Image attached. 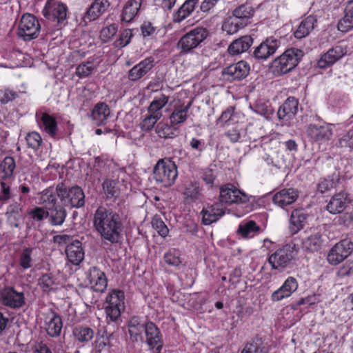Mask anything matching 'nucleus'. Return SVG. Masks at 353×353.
<instances>
[{"mask_svg": "<svg viewBox=\"0 0 353 353\" xmlns=\"http://www.w3.org/2000/svg\"><path fill=\"white\" fill-rule=\"evenodd\" d=\"M92 223L102 239L114 244L121 239L123 220L122 214L118 212L100 205L94 211Z\"/></svg>", "mask_w": 353, "mask_h": 353, "instance_id": "1", "label": "nucleus"}, {"mask_svg": "<svg viewBox=\"0 0 353 353\" xmlns=\"http://www.w3.org/2000/svg\"><path fill=\"white\" fill-rule=\"evenodd\" d=\"M254 14V9L248 3L241 4L232 12V15L223 26V29L232 34L250 23Z\"/></svg>", "mask_w": 353, "mask_h": 353, "instance_id": "2", "label": "nucleus"}, {"mask_svg": "<svg viewBox=\"0 0 353 353\" xmlns=\"http://www.w3.org/2000/svg\"><path fill=\"white\" fill-rule=\"evenodd\" d=\"M303 52L298 48L287 49L272 63V71L276 75H282L292 70L299 63Z\"/></svg>", "mask_w": 353, "mask_h": 353, "instance_id": "3", "label": "nucleus"}, {"mask_svg": "<svg viewBox=\"0 0 353 353\" xmlns=\"http://www.w3.org/2000/svg\"><path fill=\"white\" fill-rule=\"evenodd\" d=\"M56 193L65 205L81 208L85 205V194L83 189L76 185L67 187L63 183H59L56 186Z\"/></svg>", "mask_w": 353, "mask_h": 353, "instance_id": "4", "label": "nucleus"}, {"mask_svg": "<svg viewBox=\"0 0 353 353\" xmlns=\"http://www.w3.org/2000/svg\"><path fill=\"white\" fill-rule=\"evenodd\" d=\"M154 178L165 187L173 185L176 179V165L173 158L159 160L154 168Z\"/></svg>", "mask_w": 353, "mask_h": 353, "instance_id": "5", "label": "nucleus"}, {"mask_svg": "<svg viewBox=\"0 0 353 353\" xmlns=\"http://www.w3.org/2000/svg\"><path fill=\"white\" fill-rule=\"evenodd\" d=\"M296 254L295 246L287 244L272 253L268 258V263L272 269L283 271L292 266Z\"/></svg>", "mask_w": 353, "mask_h": 353, "instance_id": "6", "label": "nucleus"}, {"mask_svg": "<svg viewBox=\"0 0 353 353\" xmlns=\"http://www.w3.org/2000/svg\"><path fill=\"white\" fill-rule=\"evenodd\" d=\"M41 25L34 15L24 14L19 24L18 35L26 41H30L38 37Z\"/></svg>", "mask_w": 353, "mask_h": 353, "instance_id": "7", "label": "nucleus"}, {"mask_svg": "<svg viewBox=\"0 0 353 353\" xmlns=\"http://www.w3.org/2000/svg\"><path fill=\"white\" fill-rule=\"evenodd\" d=\"M208 36L207 29L197 27L185 33L178 41L181 46V52H188L197 47Z\"/></svg>", "mask_w": 353, "mask_h": 353, "instance_id": "8", "label": "nucleus"}, {"mask_svg": "<svg viewBox=\"0 0 353 353\" xmlns=\"http://www.w3.org/2000/svg\"><path fill=\"white\" fill-rule=\"evenodd\" d=\"M353 252V241L345 239L335 244L330 250L327 259L332 265H336L343 261Z\"/></svg>", "mask_w": 353, "mask_h": 353, "instance_id": "9", "label": "nucleus"}, {"mask_svg": "<svg viewBox=\"0 0 353 353\" xmlns=\"http://www.w3.org/2000/svg\"><path fill=\"white\" fill-rule=\"evenodd\" d=\"M219 199L221 203L228 205L233 203L244 204L250 201V196L231 183L220 188Z\"/></svg>", "mask_w": 353, "mask_h": 353, "instance_id": "10", "label": "nucleus"}, {"mask_svg": "<svg viewBox=\"0 0 353 353\" xmlns=\"http://www.w3.org/2000/svg\"><path fill=\"white\" fill-rule=\"evenodd\" d=\"M68 8L63 3H51L47 2L42 13L48 20L57 22L60 26L66 23Z\"/></svg>", "mask_w": 353, "mask_h": 353, "instance_id": "11", "label": "nucleus"}, {"mask_svg": "<svg viewBox=\"0 0 353 353\" xmlns=\"http://www.w3.org/2000/svg\"><path fill=\"white\" fill-rule=\"evenodd\" d=\"M1 303L10 308H21L26 304L24 293L17 292L13 287H6L0 292Z\"/></svg>", "mask_w": 353, "mask_h": 353, "instance_id": "12", "label": "nucleus"}, {"mask_svg": "<svg viewBox=\"0 0 353 353\" xmlns=\"http://www.w3.org/2000/svg\"><path fill=\"white\" fill-rule=\"evenodd\" d=\"M280 45V39L274 37H267L254 48L253 56L258 60H266L275 54Z\"/></svg>", "mask_w": 353, "mask_h": 353, "instance_id": "13", "label": "nucleus"}, {"mask_svg": "<svg viewBox=\"0 0 353 353\" xmlns=\"http://www.w3.org/2000/svg\"><path fill=\"white\" fill-rule=\"evenodd\" d=\"M146 343L153 353H161L163 341L161 332L156 325L148 321L145 330Z\"/></svg>", "mask_w": 353, "mask_h": 353, "instance_id": "14", "label": "nucleus"}, {"mask_svg": "<svg viewBox=\"0 0 353 353\" xmlns=\"http://www.w3.org/2000/svg\"><path fill=\"white\" fill-rule=\"evenodd\" d=\"M249 72V64L245 61H240L223 68L222 75L228 81L241 80L246 77Z\"/></svg>", "mask_w": 353, "mask_h": 353, "instance_id": "15", "label": "nucleus"}, {"mask_svg": "<svg viewBox=\"0 0 353 353\" xmlns=\"http://www.w3.org/2000/svg\"><path fill=\"white\" fill-rule=\"evenodd\" d=\"M148 321L143 317L134 316L128 322V333L130 340L133 342H143Z\"/></svg>", "mask_w": 353, "mask_h": 353, "instance_id": "16", "label": "nucleus"}, {"mask_svg": "<svg viewBox=\"0 0 353 353\" xmlns=\"http://www.w3.org/2000/svg\"><path fill=\"white\" fill-rule=\"evenodd\" d=\"M349 194L344 191L335 194L329 201L326 209L332 214L341 213L351 203Z\"/></svg>", "mask_w": 353, "mask_h": 353, "instance_id": "17", "label": "nucleus"}, {"mask_svg": "<svg viewBox=\"0 0 353 353\" xmlns=\"http://www.w3.org/2000/svg\"><path fill=\"white\" fill-rule=\"evenodd\" d=\"M298 286V282L294 277H288L283 285L278 290L272 293L271 300L273 302H278L290 297L297 290Z\"/></svg>", "mask_w": 353, "mask_h": 353, "instance_id": "18", "label": "nucleus"}, {"mask_svg": "<svg viewBox=\"0 0 353 353\" xmlns=\"http://www.w3.org/2000/svg\"><path fill=\"white\" fill-rule=\"evenodd\" d=\"M88 280L92 289L97 292L103 293L108 286V279L105 273L95 266L89 269Z\"/></svg>", "mask_w": 353, "mask_h": 353, "instance_id": "19", "label": "nucleus"}, {"mask_svg": "<svg viewBox=\"0 0 353 353\" xmlns=\"http://www.w3.org/2000/svg\"><path fill=\"white\" fill-rule=\"evenodd\" d=\"M110 6V2L109 0H94L84 14L83 21L87 23L96 20L105 12Z\"/></svg>", "mask_w": 353, "mask_h": 353, "instance_id": "20", "label": "nucleus"}, {"mask_svg": "<svg viewBox=\"0 0 353 353\" xmlns=\"http://www.w3.org/2000/svg\"><path fill=\"white\" fill-rule=\"evenodd\" d=\"M299 197V192L294 188H285L276 193L272 198L274 204L284 208L291 205Z\"/></svg>", "mask_w": 353, "mask_h": 353, "instance_id": "21", "label": "nucleus"}, {"mask_svg": "<svg viewBox=\"0 0 353 353\" xmlns=\"http://www.w3.org/2000/svg\"><path fill=\"white\" fill-rule=\"evenodd\" d=\"M68 260L73 265H79L84 259V250L82 243L76 239L70 243L65 248Z\"/></svg>", "mask_w": 353, "mask_h": 353, "instance_id": "22", "label": "nucleus"}, {"mask_svg": "<svg viewBox=\"0 0 353 353\" xmlns=\"http://www.w3.org/2000/svg\"><path fill=\"white\" fill-rule=\"evenodd\" d=\"M154 58L148 57L134 65L128 72V79L135 81L145 76L154 66Z\"/></svg>", "mask_w": 353, "mask_h": 353, "instance_id": "23", "label": "nucleus"}, {"mask_svg": "<svg viewBox=\"0 0 353 353\" xmlns=\"http://www.w3.org/2000/svg\"><path fill=\"white\" fill-rule=\"evenodd\" d=\"M299 101L294 97H288L279 108L277 115L279 119L290 120L298 112Z\"/></svg>", "mask_w": 353, "mask_h": 353, "instance_id": "24", "label": "nucleus"}, {"mask_svg": "<svg viewBox=\"0 0 353 353\" xmlns=\"http://www.w3.org/2000/svg\"><path fill=\"white\" fill-rule=\"evenodd\" d=\"M345 52L341 46H337L330 49L326 53L323 54L318 61V66L321 68H325L334 64L340 59Z\"/></svg>", "mask_w": 353, "mask_h": 353, "instance_id": "25", "label": "nucleus"}, {"mask_svg": "<svg viewBox=\"0 0 353 353\" xmlns=\"http://www.w3.org/2000/svg\"><path fill=\"white\" fill-rule=\"evenodd\" d=\"M253 43V39L250 35H245L233 41L228 48L231 55H236L247 51Z\"/></svg>", "mask_w": 353, "mask_h": 353, "instance_id": "26", "label": "nucleus"}, {"mask_svg": "<svg viewBox=\"0 0 353 353\" xmlns=\"http://www.w3.org/2000/svg\"><path fill=\"white\" fill-rule=\"evenodd\" d=\"M307 217L303 209H295L292 212L289 227L291 234H296L303 228Z\"/></svg>", "mask_w": 353, "mask_h": 353, "instance_id": "27", "label": "nucleus"}, {"mask_svg": "<svg viewBox=\"0 0 353 353\" xmlns=\"http://www.w3.org/2000/svg\"><path fill=\"white\" fill-rule=\"evenodd\" d=\"M201 214L203 223L208 225L219 220L224 215L225 212L223 209L219 208L218 203H216L203 208L201 211Z\"/></svg>", "mask_w": 353, "mask_h": 353, "instance_id": "28", "label": "nucleus"}, {"mask_svg": "<svg viewBox=\"0 0 353 353\" xmlns=\"http://www.w3.org/2000/svg\"><path fill=\"white\" fill-rule=\"evenodd\" d=\"M143 0H128L124 5L121 14L122 21L129 23L137 14Z\"/></svg>", "mask_w": 353, "mask_h": 353, "instance_id": "29", "label": "nucleus"}, {"mask_svg": "<svg viewBox=\"0 0 353 353\" xmlns=\"http://www.w3.org/2000/svg\"><path fill=\"white\" fill-rule=\"evenodd\" d=\"M323 243V236L318 232L305 238L302 241V248L305 251L315 252L322 248Z\"/></svg>", "mask_w": 353, "mask_h": 353, "instance_id": "30", "label": "nucleus"}, {"mask_svg": "<svg viewBox=\"0 0 353 353\" xmlns=\"http://www.w3.org/2000/svg\"><path fill=\"white\" fill-rule=\"evenodd\" d=\"M110 114L109 106L104 102H99L94 105L91 113V117L97 125H101L105 124Z\"/></svg>", "mask_w": 353, "mask_h": 353, "instance_id": "31", "label": "nucleus"}, {"mask_svg": "<svg viewBox=\"0 0 353 353\" xmlns=\"http://www.w3.org/2000/svg\"><path fill=\"white\" fill-rule=\"evenodd\" d=\"M308 134L315 141L328 140L332 134L330 127L327 125L311 124L307 129Z\"/></svg>", "mask_w": 353, "mask_h": 353, "instance_id": "32", "label": "nucleus"}, {"mask_svg": "<svg viewBox=\"0 0 353 353\" xmlns=\"http://www.w3.org/2000/svg\"><path fill=\"white\" fill-rule=\"evenodd\" d=\"M316 23V18L312 15L304 18L294 32L295 38L301 39L308 36L314 30Z\"/></svg>", "mask_w": 353, "mask_h": 353, "instance_id": "33", "label": "nucleus"}, {"mask_svg": "<svg viewBox=\"0 0 353 353\" xmlns=\"http://www.w3.org/2000/svg\"><path fill=\"white\" fill-rule=\"evenodd\" d=\"M39 117V125L41 128L51 137L55 138L57 133V122L54 117L46 112H41Z\"/></svg>", "mask_w": 353, "mask_h": 353, "instance_id": "34", "label": "nucleus"}, {"mask_svg": "<svg viewBox=\"0 0 353 353\" xmlns=\"http://www.w3.org/2000/svg\"><path fill=\"white\" fill-rule=\"evenodd\" d=\"M72 335L79 343L86 344L94 338V331L88 325H79L73 327Z\"/></svg>", "mask_w": 353, "mask_h": 353, "instance_id": "35", "label": "nucleus"}, {"mask_svg": "<svg viewBox=\"0 0 353 353\" xmlns=\"http://www.w3.org/2000/svg\"><path fill=\"white\" fill-rule=\"evenodd\" d=\"M340 181V172L335 170L332 174L327 177L320 179L317 183L316 188L319 192L323 194L336 187Z\"/></svg>", "mask_w": 353, "mask_h": 353, "instance_id": "36", "label": "nucleus"}, {"mask_svg": "<svg viewBox=\"0 0 353 353\" xmlns=\"http://www.w3.org/2000/svg\"><path fill=\"white\" fill-rule=\"evenodd\" d=\"M176 117V110L174 109L170 115V122L172 125L168 123H159L156 128V132L158 135L164 139L174 138L175 136L176 127L174 125Z\"/></svg>", "mask_w": 353, "mask_h": 353, "instance_id": "37", "label": "nucleus"}, {"mask_svg": "<svg viewBox=\"0 0 353 353\" xmlns=\"http://www.w3.org/2000/svg\"><path fill=\"white\" fill-rule=\"evenodd\" d=\"M49 222L52 225H61L67 216L66 210L61 205H56L48 210Z\"/></svg>", "mask_w": 353, "mask_h": 353, "instance_id": "38", "label": "nucleus"}, {"mask_svg": "<svg viewBox=\"0 0 353 353\" xmlns=\"http://www.w3.org/2000/svg\"><path fill=\"white\" fill-rule=\"evenodd\" d=\"M353 28V0L347 1L345 9V16L339 22L338 29L341 32H347Z\"/></svg>", "mask_w": 353, "mask_h": 353, "instance_id": "39", "label": "nucleus"}, {"mask_svg": "<svg viewBox=\"0 0 353 353\" xmlns=\"http://www.w3.org/2000/svg\"><path fill=\"white\" fill-rule=\"evenodd\" d=\"M52 316L47 323L46 332L52 337H57L60 335L63 323L59 314L52 311Z\"/></svg>", "mask_w": 353, "mask_h": 353, "instance_id": "40", "label": "nucleus"}, {"mask_svg": "<svg viewBox=\"0 0 353 353\" xmlns=\"http://www.w3.org/2000/svg\"><path fill=\"white\" fill-rule=\"evenodd\" d=\"M55 193L56 190H54L52 187H50L42 192L39 201L43 208L49 210L50 208L57 205Z\"/></svg>", "mask_w": 353, "mask_h": 353, "instance_id": "41", "label": "nucleus"}, {"mask_svg": "<svg viewBox=\"0 0 353 353\" xmlns=\"http://www.w3.org/2000/svg\"><path fill=\"white\" fill-rule=\"evenodd\" d=\"M260 228L254 221H249L239 225L238 232L244 238H251L258 234Z\"/></svg>", "mask_w": 353, "mask_h": 353, "instance_id": "42", "label": "nucleus"}, {"mask_svg": "<svg viewBox=\"0 0 353 353\" xmlns=\"http://www.w3.org/2000/svg\"><path fill=\"white\" fill-rule=\"evenodd\" d=\"M124 292L120 290H112L108 292L105 298L106 304H114L125 308Z\"/></svg>", "mask_w": 353, "mask_h": 353, "instance_id": "43", "label": "nucleus"}, {"mask_svg": "<svg viewBox=\"0 0 353 353\" xmlns=\"http://www.w3.org/2000/svg\"><path fill=\"white\" fill-rule=\"evenodd\" d=\"M15 167L14 158L10 156L6 157L0 164V170L3 173L2 179H6L12 176Z\"/></svg>", "mask_w": 353, "mask_h": 353, "instance_id": "44", "label": "nucleus"}, {"mask_svg": "<svg viewBox=\"0 0 353 353\" xmlns=\"http://www.w3.org/2000/svg\"><path fill=\"white\" fill-rule=\"evenodd\" d=\"M103 189L107 199H117L120 194V190L117 182L114 180H105L103 184Z\"/></svg>", "mask_w": 353, "mask_h": 353, "instance_id": "45", "label": "nucleus"}, {"mask_svg": "<svg viewBox=\"0 0 353 353\" xmlns=\"http://www.w3.org/2000/svg\"><path fill=\"white\" fill-rule=\"evenodd\" d=\"M199 0H186L178 9V23L189 16L194 10Z\"/></svg>", "mask_w": 353, "mask_h": 353, "instance_id": "46", "label": "nucleus"}, {"mask_svg": "<svg viewBox=\"0 0 353 353\" xmlns=\"http://www.w3.org/2000/svg\"><path fill=\"white\" fill-rule=\"evenodd\" d=\"M38 284L44 292H49L53 289L55 285V278L51 273H46L38 280Z\"/></svg>", "mask_w": 353, "mask_h": 353, "instance_id": "47", "label": "nucleus"}, {"mask_svg": "<svg viewBox=\"0 0 353 353\" xmlns=\"http://www.w3.org/2000/svg\"><path fill=\"white\" fill-rule=\"evenodd\" d=\"M124 307L118 306L114 304H106L105 307L107 318L111 321L115 322L121 316V312L124 310Z\"/></svg>", "mask_w": 353, "mask_h": 353, "instance_id": "48", "label": "nucleus"}, {"mask_svg": "<svg viewBox=\"0 0 353 353\" xmlns=\"http://www.w3.org/2000/svg\"><path fill=\"white\" fill-rule=\"evenodd\" d=\"M32 248H26L23 250L19 257L20 266L24 269H28L32 267V259L31 257Z\"/></svg>", "mask_w": 353, "mask_h": 353, "instance_id": "49", "label": "nucleus"}, {"mask_svg": "<svg viewBox=\"0 0 353 353\" xmlns=\"http://www.w3.org/2000/svg\"><path fill=\"white\" fill-rule=\"evenodd\" d=\"M161 113H150L141 123V128L145 131H150L161 117Z\"/></svg>", "mask_w": 353, "mask_h": 353, "instance_id": "50", "label": "nucleus"}, {"mask_svg": "<svg viewBox=\"0 0 353 353\" xmlns=\"http://www.w3.org/2000/svg\"><path fill=\"white\" fill-rule=\"evenodd\" d=\"M132 31L133 30L132 29H125L123 30L119 35V38L115 43V46L122 48L128 46L134 36Z\"/></svg>", "mask_w": 353, "mask_h": 353, "instance_id": "51", "label": "nucleus"}, {"mask_svg": "<svg viewBox=\"0 0 353 353\" xmlns=\"http://www.w3.org/2000/svg\"><path fill=\"white\" fill-rule=\"evenodd\" d=\"M118 26L115 23L110 24L103 28L100 32V38L103 43L109 41L117 33Z\"/></svg>", "mask_w": 353, "mask_h": 353, "instance_id": "52", "label": "nucleus"}, {"mask_svg": "<svg viewBox=\"0 0 353 353\" xmlns=\"http://www.w3.org/2000/svg\"><path fill=\"white\" fill-rule=\"evenodd\" d=\"M26 140L28 147L34 150H37L42 143L41 137L37 132L28 133L26 137Z\"/></svg>", "mask_w": 353, "mask_h": 353, "instance_id": "53", "label": "nucleus"}, {"mask_svg": "<svg viewBox=\"0 0 353 353\" xmlns=\"http://www.w3.org/2000/svg\"><path fill=\"white\" fill-rule=\"evenodd\" d=\"M336 145L341 148L353 149V128L339 139Z\"/></svg>", "mask_w": 353, "mask_h": 353, "instance_id": "54", "label": "nucleus"}, {"mask_svg": "<svg viewBox=\"0 0 353 353\" xmlns=\"http://www.w3.org/2000/svg\"><path fill=\"white\" fill-rule=\"evenodd\" d=\"M168 101V97L162 96L159 99H154L150 105L148 112L150 113L155 114L159 113L160 110Z\"/></svg>", "mask_w": 353, "mask_h": 353, "instance_id": "55", "label": "nucleus"}, {"mask_svg": "<svg viewBox=\"0 0 353 353\" xmlns=\"http://www.w3.org/2000/svg\"><path fill=\"white\" fill-rule=\"evenodd\" d=\"M152 225L153 228L157 231L159 235L161 236H167L168 233V228L160 218L154 216L152 220Z\"/></svg>", "mask_w": 353, "mask_h": 353, "instance_id": "56", "label": "nucleus"}, {"mask_svg": "<svg viewBox=\"0 0 353 353\" xmlns=\"http://www.w3.org/2000/svg\"><path fill=\"white\" fill-rule=\"evenodd\" d=\"M234 112V107L229 106L221 114L216 120V124L223 126L227 124L232 119Z\"/></svg>", "mask_w": 353, "mask_h": 353, "instance_id": "57", "label": "nucleus"}, {"mask_svg": "<svg viewBox=\"0 0 353 353\" xmlns=\"http://www.w3.org/2000/svg\"><path fill=\"white\" fill-rule=\"evenodd\" d=\"M261 345V339H256L252 343H248L241 353H263Z\"/></svg>", "mask_w": 353, "mask_h": 353, "instance_id": "58", "label": "nucleus"}, {"mask_svg": "<svg viewBox=\"0 0 353 353\" xmlns=\"http://www.w3.org/2000/svg\"><path fill=\"white\" fill-rule=\"evenodd\" d=\"M88 64H91V62L81 63L77 66L76 69V74L79 78L87 77L92 74L94 68L92 65H88Z\"/></svg>", "mask_w": 353, "mask_h": 353, "instance_id": "59", "label": "nucleus"}, {"mask_svg": "<svg viewBox=\"0 0 353 353\" xmlns=\"http://www.w3.org/2000/svg\"><path fill=\"white\" fill-rule=\"evenodd\" d=\"M45 208L36 207L29 212V214L32 218L37 221H41L48 217V210H45Z\"/></svg>", "mask_w": 353, "mask_h": 353, "instance_id": "60", "label": "nucleus"}, {"mask_svg": "<svg viewBox=\"0 0 353 353\" xmlns=\"http://www.w3.org/2000/svg\"><path fill=\"white\" fill-rule=\"evenodd\" d=\"M216 169L207 168L203 171L202 179L207 184L212 185L216 178Z\"/></svg>", "mask_w": 353, "mask_h": 353, "instance_id": "61", "label": "nucleus"}, {"mask_svg": "<svg viewBox=\"0 0 353 353\" xmlns=\"http://www.w3.org/2000/svg\"><path fill=\"white\" fill-rule=\"evenodd\" d=\"M110 344L108 337L103 336H97L94 342V353H101Z\"/></svg>", "mask_w": 353, "mask_h": 353, "instance_id": "62", "label": "nucleus"}, {"mask_svg": "<svg viewBox=\"0 0 353 353\" xmlns=\"http://www.w3.org/2000/svg\"><path fill=\"white\" fill-rule=\"evenodd\" d=\"M0 185V201L2 202V203H5L11 197L10 188L6 182L3 181H1Z\"/></svg>", "mask_w": 353, "mask_h": 353, "instance_id": "63", "label": "nucleus"}, {"mask_svg": "<svg viewBox=\"0 0 353 353\" xmlns=\"http://www.w3.org/2000/svg\"><path fill=\"white\" fill-rule=\"evenodd\" d=\"M72 236L68 234H58L53 236L52 241L55 244H57L59 246H61L63 245H68L72 241Z\"/></svg>", "mask_w": 353, "mask_h": 353, "instance_id": "64", "label": "nucleus"}]
</instances>
